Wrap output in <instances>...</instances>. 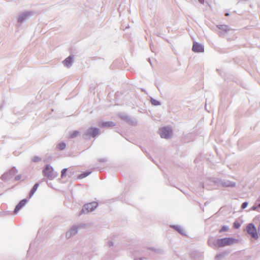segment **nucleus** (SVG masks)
Listing matches in <instances>:
<instances>
[{
    "label": "nucleus",
    "instance_id": "1",
    "mask_svg": "<svg viewBox=\"0 0 260 260\" xmlns=\"http://www.w3.org/2000/svg\"><path fill=\"white\" fill-rule=\"evenodd\" d=\"M237 241V240L234 238H225L217 239L215 242V245L218 247H224L226 246L231 245L236 243Z\"/></svg>",
    "mask_w": 260,
    "mask_h": 260
},
{
    "label": "nucleus",
    "instance_id": "2",
    "mask_svg": "<svg viewBox=\"0 0 260 260\" xmlns=\"http://www.w3.org/2000/svg\"><path fill=\"white\" fill-rule=\"evenodd\" d=\"M246 231L253 238L257 239L258 238L256 229L253 224H248L246 226Z\"/></svg>",
    "mask_w": 260,
    "mask_h": 260
},
{
    "label": "nucleus",
    "instance_id": "3",
    "mask_svg": "<svg viewBox=\"0 0 260 260\" xmlns=\"http://www.w3.org/2000/svg\"><path fill=\"white\" fill-rule=\"evenodd\" d=\"M98 204L96 202H92L85 204L82 210V213L92 211L96 208Z\"/></svg>",
    "mask_w": 260,
    "mask_h": 260
},
{
    "label": "nucleus",
    "instance_id": "4",
    "mask_svg": "<svg viewBox=\"0 0 260 260\" xmlns=\"http://www.w3.org/2000/svg\"><path fill=\"white\" fill-rule=\"evenodd\" d=\"M53 172V169L52 167L49 165H47L46 166L44 170H43V173L45 176L50 179H52L54 177Z\"/></svg>",
    "mask_w": 260,
    "mask_h": 260
},
{
    "label": "nucleus",
    "instance_id": "5",
    "mask_svg": "<svg viewBox=\"0 0 260 260\" xmlns=\"http://www.w3.org/2000/svg\"><path fill=\"white\" fill-rule=\"evenodd\" d=\"M159 135L162 138H169L171 135V130L168 127H162L159 129Z\"/></svg>",
    "mask_w": 260,
    "mask_h": 260
},
{
    "label": "nucleus",
    "instance_id": "6",
    "mask_svg": "<svg viewBox=\"0 0 260 260\" xmlns=\"http://www.w3.org/2000/svg\"><path fill=\"white\" fill-rule=\"evenodd\" d=\"M192 50L194 52H204V47L201 44L194 42L193 44Z\"/></svg>",
    "mask_w": 260,
    "mask_h": 260
},
{
    "label": "nucleus",
    "instance_id": "7",
    "mask_svg": "<svg viewBox=\"0 0 260 260\" xmlns=\"http://www.w3.org/2000/svg\"><path fill=\"white\" fill-rule=\"evenodd\" d=\"M26 200L25 199L21 200L16 206L14 210L15 213H16L22 207H23L26 203Z\"/></svg>",
    "mask_w": 260,
    "mask_h": 260
},
{
    "label": "nucleus",
    "instance_id": "8",
    "mask_svg": "<svg viewBox=\"0 0 260 260\" xmlns=\"http://www.w3.org/2000/svg\"><path fill=\"white\" fill-rule=\"evenodd\" d=\"M99 133V129L96 128H91L89 129L88 134L89 135L92 136V137H94L97 135Z\"/></svg>",
    "mask_w": 260,
    "mask_h": 260
},
{
    "label": "nucleus",
    "instance_id": "9",
    "mask_svg": "<svg viewBox=\"0 0 260 260\" xmlns=\"http://www.w3.org/2000/svg\"><path fill=\"white\" fill-rule=\"evenodd\" d=\"M72 61V58L71 56L67 57L63 61V63L64 66L70 67L71 65Z\"/></svg>",
    "mask_w": 260,
    "mask_h": 260
},
{
    "label": "nucleus",
    "instance_id": "10",
    "mask_svg": "<svg viewBox=\"0 0 260 260\" xmlns=\"http://www.w3.org/2000/svg\"><path fill=\"white\" fill-rule=\"evenodd\" d=\"M39 183H36L35 184V185L32 187L31 190L30 191V192L29 194L30 197H31L33 196V194H34V193L36 191V190H37V189L39 187Z\"/></svg>",
    "mask_w": 260,
    "mask_h": 260
},
{
    "label": "nucleus",
    "instance_id": "11",
    "mask_svg": "<svg viewBox=\"0 0 260 260\" xmlns=\"http://www.w3.org/2000/svg\"><path fill=\"white\" fill-rule=\"evenodd\" d=\"M90 173H91L90 172H87L84 173L83 174H81L78 176V179H83V178L86 177V176H87L88 175H89L90 174Z\"/></svg>",
    "mask_w": 260,
    "mask_h": 260
},
{
    "label": "nucleus",
    "instance_id": "12",
    "mask_svg": "<svg viewBox=\"0 0 260 260\" xmlns=\"http://www.w3.org/2000/svg\"><path fill=\"white\" fill-rule=\"evenodd\" d=\"M114 125V124L112 122H104L102 124V126L103 127L106 126H113Z\"/></svg>",
    "mask_w": 260,
    "mask_h": 260
},
{
    "label": "nucleus",
    "instance_id": "13",
    "mask_svg": "<svg viewBox=\"0 0 260 260\" xmlns=\"http://www.w3.org/2000/svg\"><path fill=\"white\" fill-rule=\"evenodd\" d=\"M66 147V143H64L63 142L60 143L58 145V148L60 150H62L64 149Z\"/></svg>",
    "mask_w": 260,
    "mask_h": 260
},
{
    "label": "nucleus",
    "instance_id": "14",
    "mask_svg": "<svg viewBox=\"0 0 260 260\" xmlns=\"http://www.w3.org/2000/svg\"><path fill=\"white\" fill-rule=\"evenodd\" d=\"M78 134H79V132H77V131H74V132H72V133L70 134V138H74V137H77V136L78 135Z\"/></svg>",
    "mask_w": 260,
    "mask_h": 260
},
{
    "label": "nucleus",
    "instance_id": "15",
    "mask_svg": "<svg viewBox=\"0 0 260 260\" xmlns=\"http://www.w3.org/2000/svg\"><path fill=\"white\" fill-rule=\"evenodd\" d=\"M228 230H229V228L227 226L224 225L220 230L219 232L222 233L223 232L228 231Z\"/></svg>",
    "mask_w": 260,
    "mask_h": 260
},
{
    "label": "nucleus",
    "instance_id": "16",
    "mask_svg": "<svg viewBox=\"0 0 260 260\" xmlns=\"http://www.w3.org/2000/svg\"><path fill=\"white\" fill-rule=\"evenodd\" d=\"M67 171V169H63L62 171H61V177L62 178L65 177L66 176V172Z\"/></svg>",
    "mask_w": 260,
    "mask_h": 260
},
{
    "label": "nucleus",
    "instance_id": "17",
    "mask_svg": "<svg viewBox=\"0 0 260 260\" xmlns=\"http://www.w3.org/2000/svg\"><path fill=\"white\" fill-rule=\"evenodd\" d=\"M240 225H241L240 223L239 222H238V221H235L234 223V227L235 229H238L239 228H240Z\"/></svg>",
    "mask_w": 260,
    "mask_h": 260
},
{
    "label": "nucleus",
    "instance_id": "18",
    "mask_svg": "<svg viewBox=\"0 0 260 260\" xmlns=\"http://www.w3.org/2000/svg\"><path fill=\"white\" fill-rule=\"evenodd\" d=\"M40 160V158L39 157L35 156L32 158V160L34 162H37Z\"/></svg>",
    "mask_w": 260,
    "mask_h": 260
},
{
    "label": "nucleus",
    "instance_id": "19",
    "mask_svg": "<svg viewBox=\"0 0 260 260\" xmlns=\"http://www.w3.org/2000/svg\"><path fill=\"white\" fill-rule=\"evenodd\" d=\"M248 203L247 202H244L242 205V208L243 209L245 208L247 206Z\"/></svg>",
    "mask_w": 260,
    "mask_h": 260
},
{
    "label": "nucleus",
    "instance_id": "20",
    "mask_svg": "<svg viewBox=\"0 0 260 260\" xmlns=\"http://www.w3.org/2000/svg\"><path fill=\"white\" fill-rule=\"evenodd\" d=\"M223 255H224L223 253H221V254H219L216 255V258L219 259L220 257L223 256Z\"/></svg>",
    "mask_w": 260,
    "mask_h": 260
},
{
    "label": "nucleus",
    "instance_id": "21",
    "mask_svg": "<svg viewBox=\"0 0 260 260\" xmlns=\"http://www.w3.org/2000/svg\"><path fill=\"white\" fill-rule=\"evenodd\" d=\"M20 178H21V176H20V175H18V176H16V177H15V179H16V180H19V179H20Z\"/></svg>",
    "mask_w": 260,
    "mask_h": 260
},
{
    "label": "nucleus",
    "instance_id": "22",
    "mask_svg": "<svg viewBox=\"0 0 260 260\" xmlns=\"http://www.w3.org/2000/svg\"><path fill=\"white\" fill-rule=\"evenodd\" d=\"M199 1L201 3H203V2H204V0H199Z\"/></svg>",
    "mask_w": 260,
    "mask_h": 260
},
{
    "label": "nucleus",
    "instance_id": "23",
    "mask_svg": "<svg viewBox=\"0 0 260 260\" xmlns=\"http://www.w3.org/2000/svg\"><path fill=\"white\" fill-rule=\"evenodd\" d=\"M252 209L253 210H256V207H252Z\"/></svg>",
    "mask_w": 260,
    "mask_h": 260
},
{
    "label": "nucleus",
    "instance_id": "24",
    "mask_svg": "<svg viewBox=\"0 0 260 260\" xmlns=\"http://www.w3.org/2000/svg\"><path fill=\"white\" fill-rule=\"evenodd\" d=\"M258 207L259 208H260V204H258Z\"/></svg>",
    "mask_w": 260,
    "mask_h": 260
},
{
    "label": "nucleus",
    "instance_id": "25",
    "mask_svg": "<svg viewBox=\"0 0 260 260\" xmlns=\"http://www.w3.org/2000/svg\"><path fill=\"white\" fill-rule=\"evenodd\" d=\"M258 229H259V230L260 231V224H259V228H258Z\"/></svg>",
    "mask_w": 260,
    "mask_h": 260
},
{
    "label": "nucleus",
    "instance_id": "26",
    "mask_svg": "<svg viewBox=\"0 0 260 260\" xmlns=\"http://www.w3.org/2000/svg\"><path fill=\"white\" fill-rule=\"evenodd\" d=\"M225 15L228 16V15H229V14L227 13L225 14Z\"/></svg>",
    "mask_w": 260,
    "mask_h": 260
}]
</instances>
